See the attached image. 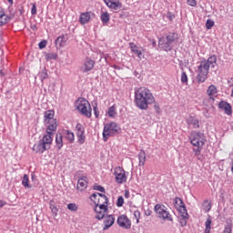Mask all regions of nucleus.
Masks as SVG:
<instances>
[{
  "label": "nucleus",
  "mask_w": 233,
  "mask_h": 233,
  "mask_svg": "<svg viewBox=\"0 0 233 233\" xmlns=\"http://www.w3.org/2000/svg\"><path fill=\"white\" fill-rule=\"evenodd\" d=\"M45 125L46 126V135L43 136L38 143L33 146V152H35V154H43L46 150H50L52 141H54V132L57 130V120H52Z\"/></svg>",
  "instance_id": "obj_1"
},
{
  "label": "nucleus",
  "mask_w": 233,
  "mask_h": 233,
  "mask_svg": "<svg viewBox=\"0 0 233 233\" xmlns=\"http://www.w3.org/2000/svg\"><path fill=\"white\" fill-rule=\"evenodd\" d=\"M154 95L147 87H139L135 91V105L139 110H147L148 105L154 103Z\"/></svg>",
  "instance_id": "obj_2"
},
{
  "label": "nucleus",
  "mask_w": 233,
  "mask_h": 233,
  "mask_svg": "<svg viewBox=\"0 0 233 233\" xmlns=\"http://www.w3.org/2000/svg\"><path fill=\"white\" fill-rule=\"evenodd\" d=\"M179 35L176 32H168L158 39V48L164 52H172L174 46H177Z\"/></svg>",
  "instance_id": "obj_3"
},
{
  "label": "nucleus",
  "mask_w": 233,
  "mask_h": 233,
  "mask_svg": "<svg viewBox=\"0 0 233 233\" xmlns=\"http://www.w3.org/2000/svg\"><path fill=\"white\" fill-rule=\"evenodd\" d=\"M189 142L197 147L193 148L195 156H201V150H203L205 145V134L199 131H192L189 135Z\"/></svg>",
  "instance_id": "obj_4"
},
{
  "label": "nucleus",
  "mask_w": 233,
  "mask_h": 233,
  "mask_svg": "<svg viewBox=\"0 0 233 233\" xmlns=\"http://www.w3.org/2000/svg\"><path fill=\"white\" fill-rule=\"evenodd\" d=\"M75 106L82 116H85L86 117H92V106L88 100L80 97L75 102Z\"/></svg>",
  "instance_id": "obj_5"
},
{
  "label": "nucleus",
  "mask_w": 233,
  "mask_h": 233,
  "mask_svg": "<svg viewBox=\"0 0 233 233\" xmlns=\"http://www.w3.org/2000/svg\"><path fill=\"white\" fill-rule=\"evenodd\" d=\"M210 70V65L207 63V59H203L198 68V76L196 77L198 84L205 83Z\"/></svg>",
  "instance_id": "obj_6"
},
{
  "label": "nucleus",
  "mask_w": 233,
  "mask_h": 233,
  "mask_svg": "<svg viewBox=\"0 0 233 233\" xmlns=\"http://www.w3.org/2000/svg\"><path fill=\"white\" fill-rule=\"evenodd\" d=\"M120 130L121 127H119V126L115 122L106 124L102 133L104 141H108L109 137H113V136H116V134H117Z\"/></svg>",
  "instance_id": "obj_7"
},
{
  "label": "nucleus",
  "mask_w": 233,
  "mask_h": 233,
  "mask_svg": "<svg viewBox=\"0 0 233 233\" xmlns=\"http://www.w3.org/2000/svg\"><path fill=\"white\" fill-rule=\"evenodd\" d=\"M175 207L177 210H178L182 220L180 221L181 227L187 226V220L188 219V212L187 211V207L185 206V202L180 198H175Z\"/></svg>",
  "instance_id": "obj_8"
},
{
  "label": "nucleus",
  "mask_w": 233,
  "mask_h": 233,
  "mask_svg": "<svg viewBox=\"0 0 233 233\" xmlns=\"http://www.w3.org/2000/svg\"><path fill=\"white\" fill-rule=\"evenodd\" d=\"M155 212L157 214L160 219H164L165 221H172V216L167 210V207L164 205L157 204L155 206Z\"/></svg>",
  "instance_id": "obj_9"
},
{
  "label": "nucleus",
  "mask_w": 233,
  "mask_h": 233,
  "mask_svg": "<svg viewBox=\"0 0 233 233\" xmlns=\"http://www.w3.org/2000/svg\"><path fill=\"white\" fill-rule=\"evenodd\" d=\"M116 182L118 185H123V183H127V175L125 169L121 167H116L114 171Z\"/></svg>",
  "instance_id": "obj_10"
},
{
  "label": "nucleus",
  "mask_w": 233,
  "mask_h": 233,
  "mask_svg": "<svg viewBox=\"0 0 233 233\" xmlns=\"http://www.w3.org/2000/svg\"><path fill=\"white\" fill-rule=\"evenodd\" d=\"M95 212H96V219H103L105 213L108 210V204H95Z\"/></svg>",
  "instance_id": "obj_11"
},
{
  "label": "nucleus",
  "mask_w": 233,
  "mask_h": 233,
  "mask_svg": "<svg viewBox=\"0 0 233 233\" xmlns=\"http://www.w3.org/2000/svg\"><path fill=\"white\" fill-rule=\"evenodd\" d=\"M117 225L121 227V228L128 229L130 227H132V222L129 220L128 217L127 215H121L118 217Z\"/></svg>",
  "instance_id": "obj_12"
},
{
  "label": "nucleus",
  "mask_w": 233,
  "mask_h": 233,
  "mask_svg": "<svg viewBox=\"0 0 233 233\" xmlns=\"http://www.w3.org/2000/svg\"><path fill=\"white\" fill-rule=\"evenodd\" d=\"M186 123L189 128H199V119L195 116H189L186 118Z\"/></svg>",
  "instance_id": "obj_13"
},
{
  "label": "nucleus",
  "mask_w": 233,
  "mask_h": 233,
  "mask_svg": "<svg viewBox=\"0 0 233 233\" xmlns=\"http://www.w3.org/2000/svg\"><path fill=\"white\" fill-rule=\"evenodd\" d=\"M105 5L110 8V10H119L122 6L119 0H104Z\"/></svg>",
  "instance_id": "obj_14"
},
{
  "label": "nucleus",
  "mask_w": 233,
  "mask_h": 233,
  "mask_svg": "<svg viewBox=\"0 0 233 233\" xmlns=\"http://www.w3.org/2000/svg\"><path fill=\"white\" fill-rule=\"evenodd\" d=\"M218 108H220V110H224L227 116H230L232 114V106L227 101H220Z\"/></svg>",
  "instance_id": "obj_15"
},
{
  "label": "nucleus",
  "mask_w": 233,
  "mask_h": 233,
  "mask_svg": "<svg viewBox=\"0 0 233 233\" xmlns=\"http://www.w3.org/2000/svg\"><path fill=\"white\" fill-rule=\"evenodd\" d=\"M87 187H88V178L86 177H81L77 181V186H76L77 190H80V192H83V190H86Z\"/></svg>",
  "instance_id": "obj_16"
},
{
  "label": "nucleus",
  "mask_w": 233,
  "mask_h": 233,
  "mask_svg": "<svg viewBox=\"0 0 233 233\" xmlns=\"http://www.w3.org/2000/svg\"><path fill=\"white\" fill-rule=\"evenodd\" d=\"M68 41V36L62 35L60 36H58L56 39V48H63L65 46H66V42Z\"/></svg>",
  "instance_id": "obj_17"
},
{
  "label": "nucleus",
  "mask_w": 233,
  "mask_h": 233,
  "mask_svg": "<svg viewBox=\"0 0 233 233\" xmlns=\"http://www.w3.org/2000/svg\"><path fill=\"white\" fill-rule=\"evenodd\" d=\"M54 110H47L44 113V125H48L49 122L56 121L54 118Z\"/></svg>",
  "instance_id": "obj_18"
},
{
  "label": "nucleus",
  "mask_w": 233,
  "mask_h": 233,
  "mask_svg": "<svg viewBox=\"0 0 233 233\" xmlns=\"http://www.w3.org/2000/svg\"><path fill=\"white\" fill-rule=\"evenodd\" d=\"M115 221H116V218H114V216L108 215L107 217H106L104 220L105 226L103 228V230H108V228H110V227L114 225Z\"/></svg>",
  "instance_id": "obj_19"
},
{
  "label": "nucleus",
  "mask_w": 233,
  "mask_h": 233,
  "mask_svg": "<svg viewBox=\"0 0 233 233\" xmlns=\"http://www.w3.org/2000/svg\"><path fill=\"white\" fill-rule=\"evenodd\" d=\"M91 14L92 13L90 12L82 13L79 16L80 25H86L87 23H90Z\"/></svg>",
  "instance_id": "obj_20"
},
{
  "label": "nucleus",
  "mask_w": 233,
  "mask_h": 233,
  "mask_svg": "<svg viewBox=\"0 0 233 233\" xmlns=\"http://www.w3.org/2000/svg\"><path fill=\"white\" fill-rule=\"evenodd\" d=\"M129 48L131 49V52H133V54H136V56H137L138 59H141L143 57V52L136 44L132 42L129 43Z\"/></svg>",
  "instance_id": "obj_21"
},
{
  "label": "nucleus",
  "mask_w": 233,
  "mask_h": 233,
  "mask_svg": "<svg viewBox=\"0 0 233 233\" xmlns=\"http://www.w3.org/2000/svg\"><path fill=\"white\" fill-rule=\"evenodd\" d=\"M94 65H96V62H94V60L92 59L87 58L84 63L83 72H90V70L94 68Z\"/></svg>",
  "instance_id": "obj_22"
},
{
  "label": "nucleus",
  "mask_w": 233,
  "mask_h": 233,
  "mask_svg": "<svg viewBox=\"0 0 233 233\" xmlns=\"http://www.w3.org/2000/svg\"><path fill=\"white\" fill-rule=\"evenodd\" d=\"M8 21H10V16L5 13V10L0 9V26H4Z\"/></svg>",
  "instance_id": "obj_23"
},
{
  "label": "nucleus",
  "mask_w": 233,
  "mask_h": 233,
  "mask_svg": "<svg viewBox=\"0 0 233 233\" xmlns=\"http://www.w3.org/2000/svg\"><path fill=\"white\" fill-rule=\"evenodd\" d=\"M207 94L210 97V99H214V97L218 96V87H216V86L214 85L209 86L207 90Z\"/></svg>",
  "instance_id": "obj_24"
},
{
  "label": "nucleus",
  "mask_w": 233,
  "mask_h": 233,
  "mask_svg": "<svg viewBox=\"0 0 233 233\" xmlns=\"http://www.w3.org/2000/svg\"><path fill=\"white\" fill-rule=\"evenodd\" d=\"M206 63L209 65V67L215 68L218 63V56H216V55L210 56L208 59H206Z\"/></svg>",
  "instance_id": "obj_25"
},
{
  "label": "nucleus",
  "mask_w": 233,
  "mask_h": 233,
  "mask_svg": "<svg viewBox=\"0 0 233 233\" xmlns=\"http://www.w3.org/2000/svg\"><path fill=\"white\" fill-rule=\"evenodd\" d=\"M138 165L139 167H145V161H147V153H145V150H140L138 153Z\"/></svg>",
  "instance_id": "obj_26"
},
{
  "label": "nucleus",
  "mask_w": 233,
  "mask_h": 233,
  "mask_svg": "<svg viewBox=\"0 0 233 233\" xmlns=\"http://www.w3.org/2000/svg\"><path fill=\"white\" fill-rule=\"evenodd\" d=\"M64 136H65L66 141H68V143H74V141L76 139V136L74 135V132H72L70 130H66L64 133Z\"/></svg>",
  "instance_id": "obj_27"
},
{
  "label": "nucleus",
  "mask_w": 233,
  "mask_h": 233,
  "mask_svg": "<svg viewBox=\"0 0 233 233\" xmlns=\"http://www.w3.org/2000/svg\"><path fill=\"white\" fill-rule=\"evenodd\" d=\"M96 205H108V197L100 193Z\"/></svg>",
  "instance_id": "obj_28"
},
{
  "label": "nucleus",
  "mask_w": 233,
  "mask_h": 233,
  "mask_svg": "<svg viewBox=\"0 0 233 233\" xmlns=\"http://www.w3.org/2000/svg\"><path fill=\"white\" fill-rule=\"evenodd\" d=\"M205 231L204 233H210V230H212V217L208 215L206 222H205Z\"/></svg>",
  "instance_id": "obj_29"
},
{
  "label": "nucleus",
  "mask_w": 233,
  "mask_h": 233,
  "mask_svg": "<svg viewBox=\"0 0 233 233\" xmlns=\"http://www.w3.org/2000/svg\"><path fill=\"white\" fill-rule=\"evenodd\" d=\"M100 21L103 23V25H106L110 21V15L108 12H104L101 14Z\"/></svg>",
  "instance_id": "obj_30"
},
{
  "label": "nucleus",
  "mask_w": 233,
  "mask_h": 233,
  "mask_svg": "<svg viewBox=\"0 0 233 233\" xmlns=\"http://www.w3.org/2000/svg\"><path fill=\"white\" fill-rule=\"evenodd\" d=\"M56 144L58 150H61V148H63V135L62 134L56 135Z\"/></svg>",
  "instance_id": "obj_31"
},
{
  "label": "nucleus",
  "mask_w": 233,
  "mask_h": 233,
  "mask_svg": "<svg viewBox=\"0 0 233 233\" xmlns=\"http://www.w3.org/2000/svg\"><path fill=\"white\" fill-rule=\"evenodd\" d=\"M22 185L23 187H25V188H32V185H30V179L28 177V175H24V177L22 179Z\"/></svg>",
  "instance_id": "obj_32"
},
{
  "label": "nucleus",
  "mask_w": 233,
  "mask_h": 233,
  "mask_svg": "<svg viewBox=\"0 0 233 233\" xmlns=\"http://www.w3.org/2000/svg\"><path fill=\"white\" fill-rule=\"evenodd\" d=\"M49 207L53 216L55 217L57 216V212H59V208H57V206L56 205V202H54V200L50 201Z\"/></svg>",
  "instance_id": "obj_33"
},
{
  "label": "nucleus",
  "mask_w": 233,
  "mask_h": 233,
  "mask_svg": "<svg viewBox=\"0 0 233 233\" xmlns=\"http://www.w3.org/2000/svg\"><path fill=\"white\" fill-rule=\"evenodd\" d=\"M76 136H83V135H85V127H83V125H81L79 123L76 124Z\"/></svg>",
  "instance_id": "obj_34"
},
{
  "label": "nucleus",
  "mask_w": 233,
  "mask_h": 233,
  "mask_svg": "<svg viewBox=\"0 0 233 233\" xmlns=\"http://www.w3.org/2000/svg\"><path fill=\"white\" fill-rule=\"evenodd\" d=\"M38 76H39L41 83H44L45 79H48V73L46 72V69L42 70L38 74Z\"/></svg>",
  "instance_id": "obj_35"
},
{
  "label": "nucleus",
  "mask_w": 233,
  "mask_h": 233,
  "mask_svg": "<svg viewBox=\"0 0 233 233\" xmlns=\"http://www.w3.org/2000/svg\"><path fill=\"white\" fill-rule=\"evenodd\" d=\"M46 61H52L57 59V53H47L46 55Z\"/></svg>",
  "instance_id": "obj_36"
},
{
  "label": "nucleus",
  "mask_w": 233,
  "mask_h": 233,
  "mask_svg": "<svg viewBox=\"0 0 233 233\" xmlns=\"http://www.w3.org/2000/svg\"><path fill=\"white\" fill-rule=\"evenodd\" d=\"M67 208H68V210H70V212H77V210H79V207L76 206V203L68 204Z\"/></svg>",
  "instance_id": "obj_37"
},
{
  "label": "nucleus",
  "mask_w": 233,
  "mask_h": 233,
  "mask_svg": "<svg viewBox=\"0 0 233 233\" xmlns=\"http://www.w3.org/2000/svg\"><path fill=\"white\" fill-rule=\"evenodd\" d=\"M107 114L109 117H114L117 112L116 111V106H112L108 108Z\"/></svg>",
  "instance_id": "obj_38"
},
{
  "label": "nucleus",
  "mask_w": 233,
  "mask_h": 233,
  "mask_svg": "<svg viewBox=\"0 0 233 233\" xmlns=\"http://www.w3.org/2000/svg\"><path fill=\"white\" fill-rule=\"evenodd\" d=\"M77 137V143L78 145H83L85 144V141L86 139V137L85 135H76Z\"/></svg>",
  "instance_id": "obj_39"
},
{
  "label": "nucleus",
  "mask_w": 233,
  "mask_h": 233,
  "mask_svg": "<svg viewBox=\"0 0 233 233\" xmlns=\"http://www.w3.org/2000/svg\"><path fill=\"white\" fill-rule=\"evenodd\" d=\"M100 195H101V193H93L90 196V200L93 201L94 205H96L97 203V198H99Z\"/></svg>",
  "instance_id": "obj_40"
},
{
  "label": "nucleus",
  "mask_w": 233,
  "mask_h": 233,
  "mask_svg": "<svg viewBox=\"0 0 233 233\" xmlns=\"http://www.w3.org/2000/svg\"><path fill=\"white\" fill-rule=\"evenodd\" d=\"M203 207H204L205 212H210V210L212 209V205L208 203V200L204 201Z\"/></svg>",
  "instance_id": "obj_41"
},
{
  "label": "nucleus",
  "mask_w": 233,
  "mask_h": 233,
  "mask_svg": "<svg viewBox=\"0 0 233 233\" xmlns=\"http://www.w3.org/2000/svg\"><path fill=\"white\" fill-rule=\"evenodd\" d=\"M154 105V109L157 112V114H159L161 112V107L159 106V103L156 101V97L154 98V102L152 103Z\"/></svg>",
  "instance_id": "obj_42"
},
{
  "label": "nucleus",
  "mask_w": 233,
  "mask_h": 233,
  "mask_svg": "<svg viewBox=\"0 0 233 233\" xmlns=\"http://www.w3.org/2000/svg\"><path fill=\"white\" fill-rule=\"evenodd\" d=\"M123 205H125V198L120 196L116 200V207L121 208Z\"/></svg>",
  "instance_id": "obj_43"
},
{
  "label": "nucleus",
  "mask_w": 233,
  "mask_h": 233,
  "mask_svg": "<svg viewBox=\"0 0 233 233\" xmlns=\"http://www.w3.org/2000/svg\"><path fill=\"white\" fill-rule=\"evenodd\" d=\"M93 189L96 190L97 192H102L103 194L105 193V187L97 184L93 186Z\"/></svg>",
  "instance_id": "obj_44"
},
{
  "label": "nucleus",
  "mask_w": 233,
  "mask_h": 233,
  "mask_svg": "<svg viewBox=\"0 0 233 233\" xmlns=\"http://www.w3.org/2000/svg\"><path fill=\"white\" fill-rule=\"evenodd\" d=\"M181 83H188V76L186 72H182L181 74Z\"/></svg>",
  "instance_id": "obj_45"
},
{
  "label": "nucleus",
  "mask_w": 233,
  "mask_h": 233,
  "mask_svg": "<svg viewBox=\"0 0 233 233\" xmlns=\"http://www.w3.org/2000/svg\"><path fill=\"white\" fill-rule=\"evenodd\" d=\"M212 26H214V21L210 20V19H208L207 23H206V28L208 30H210L212 28Z\"/></svg>",
  "instance_id": "obj_46"
},
{
  "label": "nucleus",
  "mask_w": 233,
  "mask_h": 233,
  "mask_svg": "<svg viewBox=\"0 0 233 233\" xmlns=\"http://www.w3.org/2000/svg\"><path fill=\"white\" fill-rule=\"evenodd\" d=\"M228 86L230 88V90H231V97H233V78H229L228 80Z\"/></svg>",
  "instance_id": "obj_47"
},
{
  "label": "nucleus",
  "mask_w": 233,
  "mask_h": 233,
  "mask_svg": "<svg viewBox=\"0 0 233 233\" xmlns=\"http://www.w3.org/2000/svg\"><path fill=\"white\" fill-rule=\"evenodd\" d=\"M167 19H168V21H174V19H176V15H174L172 12H167Z\"/></svg>",
  "instance_id": "obj_48"
},
{
  "label": "nucleus",
  "mask_w": 233,
  "mask_h": 233,
  "mask_svg": "<svg viewBox=\"0 0 233 233\" xmlns=\"http://www.w3.org/2000/svg\"><path fill=\"white\" fill-rule=\"evenodd\" d=\"M134 217L137 219V223H139V218H141V212L139 210H135Z\"/></svg>",
  "instance_id": "obj_49"
},
{
  "label": "nucleus",
  "mask_w": 233,
  "mask_h": 233,
  "mask_svg": "<svg viewBox=\"0 0 233 233\" xmlns=\"http://www.w3.org/2000/svg\"><path fill=\"white\" fill-rule=\"evenodd\" d=\"M224 233H232V225H226L224 228Z\"/></svg>",
  "instance_id": "obj_50"
},
{
  "label": "nucleus",
  "mask_w": 233,
  "mask_h": 233,
  "mask_svg": "<svg viewBox=\"0 0 233 233\" xmlns=\"http://www.w3.org/2000/svg\"><path fill=\"white\" fill-rule=\"evenodd\" d=\"M31 14L32 15H35L37 14V6L35 5V4H33Z\"/></svg>",
  "instance_id": "obj_51"
},
{
  "label": "nucleus",
  "mask_w": 233,
  "mask_h": 233,
  "mask_svg": "<svg viewBox=\"0 0 233 233\" xmlns=\"http://www.w3.org/2000/svg\"><path fill=\"white\" fill-rule=\"evenodd\" d=\"M38 46L40 48V50H43V48H46V41H42L38 44Z\"/></svg>",
  "instance_id": "obj_52"
},
{
  "label": "nucleus",
  "mask_w": 233,
  "mask_h": 233,
  "mask_svg": "<svg viewBox=\"0 0 233 233\" xmlns=\"http://www.w3.org/2000/svg\"><path fill=\"white\" fill-rule=\"evenodd\" d=\"M187 5H189V6H196L198 3L196 2V0H187Z\"/></svg>",
  "instance_id": "obj_53"
},
{
  "label": "nucleus",
  "mask_w": 233,
  "mask_h": 233,
  "mask_svg": "<svg viewBox=\"0 0 233 233\" xmlns=\"http://www.w3.org/2000/svg\"><path fill=\"white\" fill-rule=\"evenodd\" d=\"M94 112H95L96 117H99V111H97V106H94Z\"/></svg>",
  "instance_id": "obj_54"
},
{
  "label": "nucleus",
  "mask_w": 233,
  "mask_h": 233,
  "mask_svg": "<svg viewBox=\"0 0 233 233\" xmlns=\"http://www.w3.org/2000/svg\"><path fill=\"white\" fill-rule=\"evenodd\" d=\"M124 196L127 198V199H128L130 198V193L128 191H125Z\"/></svg>",
  "instance_id": "obj_55"
},
{
  "label": "nucleus",
  "mask_w": 233,
  "mask_h": 233,
  "mask_svg": "<svg viewBox=\"0 0 233 233\" xmlns=\"http://www.w3.org/2000/svg\"><path fill=\"white\" fill-rule=\"evenodd\" d=\"M5 205H6V202L4 200H0V208H2V207H5Z\"/></svg>",
  "instance_id": "obj_56"
},
{
  "label": "nucleus",
  "mask_w": 233,
  "mask_h": 233,
  "mask_svg": "<svg viewBox=\"0 0 233 233\" xmlns=\"http://www.w3.org/2000/svg\"><path fill=\"white\" fill-rule=\"evenodd\" d=\"M0 76H2V77H5V76H6V73H5L3 71V69L0 70Z\"/></svg>",
  "instance_id": "obj_57"
},
{
  "label": "nucleus",
  "mask_w": 233,
  "mask_h": 233,
  "mask_svg": "<svg viewBox=\"0 0 233 233\" xmlns=\"http://www.w3.org/2000/svg\"><path fill=\"white\" fill-rule=\"evenodd\" d=\"M145 214H146L147 216H150V214H152V211H151V210H147V211L145 212Z\"/></svg>",
  "instance_id": "obj_58"
},
{
  "label": "nucleus",
  "mask_w": 233,
  "mask_h": 233,
  "mask_svg": "<svg viewBox=\"0 0 233 233\" xmlns=\"http://www.w3.org/2000/svg\"><path fill=\"white\" fill-rule=\"evenodd\" d=\"M152 45L153 46H156V40H153Z\"/></svg>",
  "instance_id": "obj_59"
},
{
  "label": "nucleus",
  "mask_w": 233,
  "mask_h": 233,
  "mask_svg": "<svg viewBox=\"0 0 233 233\" xmlns=\"http://www.w3.org/2000/svg\"><path fill=\"white\" fill-rule=\"evenodd\" d=\"M231 172H232V174H233V161H232V163H231Z\"/></svg>",
  "instance_id": "obj_60"
},
{
  "label": "nucleus",
  "mask_w": 233,
  "mask_h": 233,
  "mask_svg": "<svg viewBox=\"0 0 233 233\" xmlns=\"http://www.w3.org/2000/svg\"><path fill=\"white\" fill-rule=\"evenodd\" d=\"M8 1V3H11V5H12V3H14V0H7Z\"/></svg>",
  "instance_id": "obj_61"
},
{
  "label": "nucleus",
  "mask_w": 233,
  "mask_h": 233,
  "mask_svg": "<svg viewBox=\"0 0 233 233\" xmlns=\"http://www.w3.org/2000/svg\"><path fill=\"white\" fill-rule=\"evenodd\" d=\"M32 179H34V175H32Z\"/></svg>",
  "instance_id": "obj_62"
}]
</instances>
